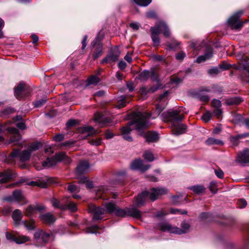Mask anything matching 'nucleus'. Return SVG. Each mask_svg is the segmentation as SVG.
I'll list each match as a JSON object with an SVG mask.
<instances>
[{
  "instance_id": "1",
  "label": "nucleus",
  "mask_w": 249,
  "mask_h": 249,
  "mask_svg": "<svg viewBox=\"0 0 249 249\" xmlns=\"http://www.w3.org/2000/svg\"><path fill=\"white\" fill-rule=\"evenodd\" d=\"M103 205L104 208L96 207L92 204L89 205V212L93 213L94 220L102 219L103 218L102 215L107 213H114L116 215L120 217L130 216L136 218L141 217V211L136 208H131L126 209L117 208L115 204L111 202L105 203Z\"/></svg>"
},
{
  "instance_id": "2",
  "label": "nucleus",
  "mask_w": 249,
  "mask_h": 249,
  "mask_svg": "<svg viewBox=\"0 0 249 249\" xmlns=\"http://www.w3.org/2000/svg\"><path fill=\"white\" fill-rule=\"evenodd\" d=\"M151 116V114H148L145 112H136L132 113L131 115L132 121L129 122L127 125L123 127L122 129V134L124 139L128 142L132 141V138L129 135L132 130L130 127L135 125L136 130L141 132V131L147 128L149 125L148 120Z\"/></svg>"
},
{
  "instance_id": "3",
  "label": "nucleus",
  "mask_w": 249,
  "mask_h": 249,
  "mask_svg": "<svg viewBox=\"0 0 249 249\" xmlns=\"http://www.w3.org/2000/svg\"><path fill=\"white\" fill-rule=\"evenodd\" d=\"M182 111V107L177 109L170 110L164 112L161 114L162 119L165 122H171L172 130L174 134L179 135L186 132L187 126L182 124H177V122L182 120L184 116L180 113Z\"/></svg>"
},
{
  "instance_id": "4",
  "label": "nucleus",
  "mask_w": 249,
  "mask_h": 249,
  "mask_svg": "<svg viewBox=\"0 0 249 249\" xmlns=\"http://www.w3.org/2000/svg\"><path fill=\"white\" fill-rule=\"evenodd\" d=\"M151 38L155 46L159 45L160 39L159 36V34L162 33L165 37H170L171 32L166 23L163 21H160L156 26L151 27Z\"/></svg>"
},
{
  "instance_id": "5",
  "label": "nucleus",
  "mask_w": 249,
  "mask_h": 249,
  "mask_svg": "<svg viewBox=\"0 0 249 249\" xmlns=\"http://www.w3.org/2000/svg\"><path fill=\"white\" fill-rule=\"evenodd\" d=\"M167 190L162 188H153L151 189L150 194L147 191H144L141 194L138 195L135 198V204L138 207H140L144 205L146 198L148 195L151 200L154 201L158 199L159 196L166 194Z\"/></svg>"
},
{
  "instance_id": "6",
  "label": "nucleus",
  "mask_w": 249,
  "mask_h": 249,
  "mask_svg": "<svg viewBox=\"0 0 249 249\" xmlns=\"http://www.w3.org/2000/svg\"><path fill=\"white\" fill-rule=\"evenodd\" d=\"M42 145L41 142H34L31 144L26 150L22 152L15 149L11 153L10 157L11 158L18 157L21 161H27L30 159L32 152L39 149L42 147Z\"/></svg>"
},
{
  "instance_id": "7",
  "label": "nucleus",
  "mask_w": 249,
  "mask_h": 249,
  "mask_svg": "<svg viewBox=\"0 0 249 249\" xmlns=\"http://www.w3.org/2000/svg\"><path fill=\"white\" fill-rule=\"evenodd\" d=\"M181 229L173 226L167 222H162L159 225V229L162 231H168L171 233L181 234L188 231L190 225L186 222H183L181 224Z\"/></svg>"
},
{
  "instance_id": "8",
  "label": "nucleus",
  "mask_w": 249,
  "mask_h": 249,
  "mask_svg": "<svg viewBox=\"0 0 249 249\" xmlns=\"http://www.w3.org/2000/svg\"><path fill=\"white\" fill-rule=\"evenodd\" d=\"M64 160L66 163H69L71 162L70 158L67 156L65 153L60 152L55 154V155L51 158H47L46 160L43 162L42 166L38 167L36 164L35 165V167L38 170L42 168H50L56 164L58 161Z\"/></svg>"
},
{
  "instance_id": "9",
  "label": "nucleus",
  "mask_w": 249,
  "mask_h": 249,
  "mask_svg": "<svg viewBox=\"0 0 249 249\" xmlns=\"http://www.w3.org/2000/svg\"><path fill=\"white\" fill-rule=\"evenodd\" d=\"M5 130H7L9 133L13 135L10 139V142H17L20 139L19 131L16 128H6L5 126L0 125V133L3 132ZM3 140V137L0 135V142H2Z\"/></svg>"
},
{
  "instance_id": "10",
  "label": "nucleus",
  "mask_w": 249,
  "mask_h": 249,
  "mask_svg": "<svg viewBox=\"0 0 249 249\" xmlns=\"http://www.w3.org/2000/svg\"><path fill=\"white\" fill-rule=\"evenodd\" d=\"M243 13L242 11H238L229 19L228 24L232 29L239 30L242 27L243 22L239 20V17Z\"/></svg>"
},
{
  "instance_id": "11",
  "label": "nucleus",
  "mask_w": 249,
  "mask_h": 249,
  "mask_svg": "<svg viewBox=\"0 0 249 249\" xmlns=\"http://www.w3.org/2000/svg\"><path fill=\"white\" fill-rule=\"evenodd\" d=\"M120 54L119 49L117 47L114 48L106 57L102 59L101 63L115 62L118 59Z\"/></svg>"
},
{
  "instance_id": "12",
  "label": "nucleus",
  "mask_w": 249,
  "mask_h": 249,
  "mask_svg": "<svg viewBox=\"0 0 249 249\" xmlns=\"http://www.w3.org/2000/svg\"><path fill=\"white\" fill-rule=\"evenodd\" d=\"M26 91L28 92V88L24 83L21 82L15 88V95L17 99H20L26 95Z\"/></svg>"
},
{
  "instance_id": "13",
  "label": "nucleus",
  "mask_w": 249,
  "mask_h": 249,
  "mask_svg": "<svg viewBox=\"0 0 249 249\" xmlns=\"http://www.w3.org/2000/svg\"><path fill=\"white\" fill-rule=\"evenodd\" d=\"M150 165H144L143 161L140 159L134 160L130 165V168L132 170H139L142 172H144L150 168Z\"/></svg>"
},
{
  "instance_id": "14",
  "label": "nucleus",
  "mask_w": 249,
  "mask_h": 249,
  "mask_svg": "<svg viewBox=\"0 0 249 249\" xmlns=\"http://www.w3.org/2000/svg\"><path fill=\"white\" fill-rule=\"evenodd\" d=\"M90 171V166L88 161H81L76 169V173L77 175L86 173Z\"/></svg>"
},
{
  "instance_id": "15",
  "label": "nucleus",
  "mask_w": 249,
  "mask_h": 249,
  "mask_svg": "<svg viewBox=\"0 0 249 249\" xmlns=\"http://www.w3.org/2000/svg\"><path fill=\"white\" fill-rule=\"evenodd\" d=\"M235 161L241 165L249 162V150L246 149L239 153L236 158Z\"/></svg>"
},
{
  "instance_id": "16",
  "label": "nucleus",
  "mask_w": 249,
  "mask_h": 249,
  "mask_svg": "<svg viewBox=\"0 0 249 249\" xmlns=\"http://www.w3.org/2000/svg\"><path fill=\"white\" fill-rule=\"evenodd\" d=\"M6 238L11 241H15L17 244L24 243L29 240V237L25 236H16L8 232L6 233Z\"/></svg>"
},
{
  "instance_id": "17",
  "label": "nucleus",
  "mask_w": 249,
  "mask_h": 249,
  "mask_svg": "<svg viewBox=\"0 0 249 249\" xmlns=\"http://www.w3.org/2000/svg\"><path fill=\"white\" fill-rule=\"evenodd\" d=\"M168 93L167 91L165 92L162 94H161L159 97V101L161 103L163 102L165 103V104H167V96ZM164 108V105H163L162 103L160 104H157L156 105V112L157 115H159L160 113L162 111L163 108Z\"/></svg>"
},
{
  "instance_id": "18",
  "label": "nucleus",
  "mask_w": 249,
  "mask_h": 249,
  "mask_svg": "<svg viewBox=\"0 0 249 249\" xmlns=\"http://www.w3.org/2000/svg\"><path fill=\"white\" fill-rule=\"evenodd\" d=\"M150 76L153 80L157 81L158 80L157 76L154 70H152L151 71L147 70L143 71L139 75V78L141 80L144 81L147 80Z\"/></svg>"
},
{
  "instance_id": "19",
  "label": "nucleus",
  "mask_w": 249,
  "mask_h": 249,
  "mask_svg": "<svg viewBox=\"0 0 249 249\" xmlns=\"http://www.w3.org/2000/svg\"><path fill=\"white\" fill-rule=\"evenodd\" d=\"M15 177L12 172L10 170H5L0 173V183H4L9 181Z\"/></svg>"
},
{
  "instance_id": "20",
  "label": "nucleus",
  "mask_w": 249,
  "mask_h": 249,
  "mask_svg": "<svg viewBox=\"0 0 249 249\" xmlns=\"http://www.w3.org/2000/svg\"><path fill=\"white\" fill-rule=\"evenodd\" d=\"M51 235V234L46 233L45 231L41 230L36 231L35 233L34 237L36 239L41 238L42 241L46 243L49 241Z\"/></svg>"
},
{
  "instance_id": "21",
  "label": "nucleus",
  "mask_w": 249,
  "mask_h": 249,
  "mask_svg": "<svg viewBox=\"0 0 249 249\" xmlns=\"http://www.w3.org/2000/svg\"><path fill=\"white\" fill-rule=\"evenodd\" d=\"M66 198L62 199L60 201L57 200L55 198H53L51 199V202L52 206L55 208L60 209L61 210H66V205L65 204Z\"/></svg>"
},
{
  "instance_id": "22",
  "label": "nucleus",
  "mask_w": 249,
  "mask_h": 249,
  "mask_svg": "<svg viewBox=\"0 0 249 249\" xmlns=\"http://www.w3.org/2000/svg\"><path fill=\"white\" fill-rule=\"evenodd\" d=\"M146 141L148 142H154L158 140V134L156 132H148L144 135Z\"/></svg>"
},
{
  "instance_id": "23",
  "label": "nucleus",
  "mask_w": 249,
  "mask_h": 249,
  "mask_svg": "<svg viewBox=\"0 0 249 249\" xmlns=\"http://www.w3.org/2000/svg\"><path fill=\"white\" fill-rule=\"evenodd\" d=\"M22 217V214L21 211L18 209L15 210L12 214V218L14 221V224L18 225Z\"/></svg>"
},
{
  "instance_id": "24",
  "label": "nucleus",
  "mask_w": 249,
  "mask_h": 249,
  "mask_svg": "<svg viewBox=\"0 0 249 249\" xmlns=\"http://www.w3.org/2000/svg\"><path fill=\"white\" fill-rule=\"evenodd\" d=\"M80 131L83 133H87V136H92L99 133V132L95 130L91 126L83 127L80 129Z\"/></svg>"
},
{
  "instance_id": "25",
  "label": "nucleus",
  "mask_w": 249,
  "mask_h": 249,
  "mask_svg": "<svg viewBox=\"0 0 249 249\" xmlns=\"http://www.w3.org/2000/svg\"><path fill=\"white\" fill-rule=\"evenodd\" d=\"M40 218L43 222L46 223H52L55 221L53 215L50 213L42 215Z\"/></svg>"
},
{
  "instance_id": "26",
  "label": "nucleus",
  "mask_w": 249,
  "mask_h": 249,
  "mask_svg": "<svg viewBox=\"0 0 249 249\" xmlns=\"http://www.w3.org/2000/svg\"><path fill=\"white\" fill-rule=\"evenodd\" d=\"M66 205V209L69 210L71 212H75L77 209V205L75 203H74L73 202H71L70 200V198L69 197L66 198V201H65V204Z\"/></svg>"
},
{
  "instance_id": "27",
  "label": "nucleus",
  "mask_w": 249,
  "mask_h": 249,
  "mask_svg": "<svg viewBox=\"0 0 249 249\" xmlns=\"http://www.w3.org/2000/svg\"><path fill=\"white\" fill-rule=\"evenodd\" d=\"M213 56V53L212 51H209L205 53L204 55H200L197 57L196 62L198 63L203 62L207 60L210 59Z\"/></svg>"
},
{
  "instance_id": "28",
  "label": "nucleus",
  "mask_w": 249,
  "mask_h": 249,
  "mask_svg": "<svg viewBox=\"0 0 249 249\" xmlns=\"http://www.w3.org/2000/svg\"><path fill=\"white\" fill-rule=\"evenodd\" d=\"M242 101L239 97H233L228 98L226 100V103L228 105H238Z\"/></svg>"
},
{
  "instance_id": "29",
  "label": "nucleus",
  "mask_w": 249,
  "mask_h": 249,
  "mask_svg": "<svg viewBox=\"0 0 249 249\" xmlns=\"http://www.w3.org/2000/svg\"><path fill=\"white\" fill-rule=\"evenodd\" d=\"M190 189L193 191L195 193L199 194L203 193L205 190V187L202 185H196L192 186Z\"/></svg>"
},
{
  "instance_id": "30",
  "label": "nucleus",
  "mask_w": 249,
  "mask_h": 249,
  "mask_svg": "<svg viewBox=\"0 0 249 249\" xmlns=\"http://www.w3.org/2000/svg\"><path fill=\"white\" fill-rule=\"evenodd\" d=\"M206 143L207 144L211 145V144H216V145H222L223 142L222 141L213 138H208L206 141Z\"/></svg>"
},
{
  "instance_id": "31",
  "label": "nucleus",
  "mask_w": 249,
  "mask_h": 249,
  "mask_svg": "<svg viewBox=\"0 0 249 249\" xmlns=\"http://www.w3.org/2000/svg\"><path fill=\"white\" fill-rule=\"evenodd\" d=\"M103 49L102 47L100 45H98L92 54V57L94 60L97 59L102 54Z\"/></svg>"
},
{
  "instance_id": "32",
  "label": "nucleus",
  "mask_w": 249,
  "mask_h": 249,
  "mask_svg": "<svg viewBox=\"0 0 249 249\" xmlns=\"http://www.w3.org/2000/svg\"><path fill=\"white\" fill-rule=\"evenodd\" d=\"M13 198L15 200L20 202L23 199V196L19 191H15L13 193Z\"/></svg>"
},
{
  "instance_id": "33",
  "label": "nucleus",
  "mask_w": 249,
  "mask_h": 249,
  "mask_svg": "<svg viewBox=\"0 0 249 249\" xmlns=\"http://www.w3.org/2000/svg\"><path fill=\"white\" fill-rule=\"evenodd\" d=\"M100 81L99 77L96 75L90 76L87 80L88 85L94 84L96 85Z\"/></svg>"
},
{
  "instance_id": "34",
  "label": "nucleus",
  "mask_w": 249,
  "mask_h": 249,
  "mask_svg": "<svg viewBox=\"0 0 249 249\" xmlns=\"http://www.w3.org/2000/svg\"><path fill=\"white\" fill-rule=\"evenodd\" d=\"M24 226L28 230H32L35 229V221L31 220L29 221H23L22 222Z\"/></svg>"
},
{
  "instance_id": "35",
  "label": "nucleus",
  "mask_w": 249,
  "mask_h": 249,
  "mask_svg": "<svg viewBox=\"0 0 249 249\" xmlns=\"http://www.w3.org/2000/svg\"><path fill=\"white\" fill-rule=\"evenodd\" d=\"M143 157L145 160L149 161H152L154 159L153 154L150 151H145L143 154Z\"/></svg>"
},
{
  "instance_id": "36",
  "label": "nucleus",
  "mask_w": 249,
  "mask_h": 249,
  "mask_svg": "<svg viewBox=\"0 0 249 249\" xmlns=\"http://www.w3.org/2000/svg\"><path fill=\"white\" fill-rule=\"evenodd\" d=\"M79 182L82 183H85L86 188L88 189H91L93 187L92 182L88 180L86 178L81 179Z\"/></svg>"
},
{
  "instance_id": "37",
  "label": "nucleus",
  "mask_w": 249,
  "mask_h": 249,
  "mask_svg": "<svg viewBox=\"0 0 249 249\" xmlns=\"http://www.w3.org/2000/svg\"><path fill=\"white\" fill-rule=\"evenodd\" d=\"M125 97L124 96H121L120 97V100L118 101L116 107L118 108H122L126 106V102L125 101Z\"/></svg>"
},
{
  "instance_id": "38",
  "label": "nucleus",
  "mask_w": 249,
  "mask_h": 249,
  "mask_svg": "<svg viewBox=\"0 0 249 249\" xmlns=\"http://www.w3.org/2000/svg\"><path fill=\"white\" fill-rule=\"evenodd\" d=\"M138 5L142 6H146L152 1V0H134Z\"/></svg>"
},
{
  "instance_id": "39",
  "label": "nucleus",
  "mask_w": 249,
  "mask_h": 249,
  "mask_svg": "<svg viewBox=\"0 0 249 249\" xmlns=\"http://www.w3.org/2000/svg\"><path fill=\"white\" fill-rule=\"evenodd\" d=\"M68 190L71 192H78L80 191V187L75 184H70L68 186Z\"/></svg>"
},
{
  "instance_id": "40",
  "label": "nucleus",
  "mask_w": 249,
  "mask_h": 249,
  "mask_svg": "<svg viewBox=\"0 0 249 249\" xmlns=\"http://www.w3.org/2000/svg\"><path fill=\"white\" fill-rule=\"evenodd\" d=\"M209 189L212 193H216L218 190L217 183L214 181L211 182L209 185Z\"/></svg>"
},
{
  "instance_id": "41",
  "label": "nucleus",
  "mask_w": 249,
  "mask_h": 249,
  "mask_svg": "<svg viewBox=\"0 0 249 249\" xmlns=\"http://www.w3.org/2000/svg\"><path fill=\"white\" fill-rule=\"evenodd\" d=\"M100 228L96 225L89 227L86 230V232L88 233H94L100 230Z\"/></svg>"
},
{
  "instance_id": "42",
  "label": "nucleus",
  "mask_w": 249,
  "mask_h": 249,
  "mask_svg": "<svg viewBox=\"0 0 249 249\" xmlns=\"http://www.w3.org/2000/svg\"><path fill=\"white\" fill-rule=\"evenodd\" d=\"M107 189L104 186H100L96 190V194L97 197H100L101 196L106 193Z\"/></svg>"
},
{
  "instance_id": "43",
  "label": "nucleus",
  "mask_w": 249,
  "mask_h": 249,
  "mask_svg": "<svg viewBox=\"0 0 249 249\" xmlns=\"http://www.w3.org/2000/svg\"><path fill=\"white\" fill-rule=\"evenodd\" d=\"M221 72V71L219 69V68L214 67L209 69L208 71V72L210 75H216Z\"/></svg>"
},
{
  "instance_id": "44",
  "label": "nucleus",
  "mask_w": 249,
  "mask_h": 249,
  "mask_svg": "<svg viewBox=\"0 0 249 249\" xmlns=\"http://www.w3.org/2000/svg\"><path fill=\"white\" fill-rule=\"evenodd\" d=\"M213 114L210 111H207L201 117L203 121L205 122H209L212 118Z\"/></svg>"
},
{
  "instance_id": "45",
  "label": "nucleus",
  "mask_w": 249,
  "mask_h": 249,
  "mask_svg": "<svg viewBox=\"0 0 249 249\" xmlns=\"http://www.w3.org/2000/svg\"><path fill=\"white\" fill-rule=\"evenodd\" d=\"M47 100V99L45 98L36 101L34 104V106L36 107H39L42 106L46 102Z\"/></svg>"
},
{
  "instance_id": "46",
  "label": "nucleus",
  "mask_w": 249,
  "mask_h": 249,
  "mask_svg": "<svg viewBox=\"0 0 249 249\" xmlns=\"http://www.w3.org/2000/svg\"><path fill=\"white\" fill-rule=\"evenodd\" d=\"M89 143L91 145L95 146H98L101 144L102 139L97 138L96 139H92L89 142Z\"/></svg>"
},
{
  "instance_id": "47",
  "label": "nucleus",
  "mask_w": 249,
  "mask_h": 249,
  "mask_svg": "<svg viewBox=\"0 0 249 249\" xmlns=\"http://www.w3.org/2000/svg\"><path fill=\"white\" fill-rule=\"evenodd\" d=\"M231 66L225 63V62H223L221 64H220L218 66L219 69L222 71L227 70L230 69Z\"/></svg>"
},
{
  "instance_id": "48",
  "label": "nucleus",
  "mask_w": 249,
  "mask_h": 249,
  "mask_svg": "<svg viewBox=\"0 0 249 249\" xmlns=\"http://www.w3.org/2000/svg\"><path fill=\"white\" fill-rule=\"evenodd\" d=\"M222 113L221 109L220 108H215L213 111V114L217 118H219Z\"/></svg>"
},
{
  "instance_id": "49",
  "label": "nucleus",
  "mask_w": 249,
  "mask_h": 249,
  "mask_svg": "<svg viewBox=\"0 0 249 249\" xmlns=\"http://www.w3.org/2000/svg\"><path fill=\"white\" fill-rule=\"evenodd\" d=\"M36 211V209L32 206H29L26 210V214L27 216L33 214Z\"/></svg>"
},
{
  "instance_id": "50",
  "label": "nucleus",
  "mask_w": 249,
  "mask_h": 249,
  "mask_svg": "<svg viewBox=\"0 0 249 249\" xmlns=\"http://www.w3.org/2000/svg\"><path fill=\"white\" fill-rule=\"evenodd\" d=\"M74 143V141H68L65 142H64L63 143H61L60 144V146L61 147H70L73 145Z\"/></svg>"
},
{
  "instance_id": "51",
  "label": "nucleus",
  "mask_w": 249,
  "mask_h": 249,
  "mask_svg": "<svg viewBox=\"0 0 249 249\" xmlns=\"http://www.w3.org/2000/svg\"><path fill=\"white\" fill-rule=\"evenodd\" d=\"M94 120L95 122H98L99 123H102L104 122L103 116L98 113L95 114Z\"/></svg>"
},
{
  "instance_id": "52",
  "label": "nucleus",
  "mask_w": 249,
  "mask_h": 249,
  "mask_svg": "<svg viewBox=\"0 0 249 249\" xmlns=\"http://www.w3.org/2000/svg\"><path fill=\"white\" fill-rule=\"evenodd\" d=\"M212 106L215 108H220L221 106V102L219 100L213 99L212 101Z\"/></svg>"
},
{
  "instance_id": "53",
  "label": "nucleus",
  "mask_w": 249,
  "mask_h": 249,
  "mask_svg": "<svg viewBox=\"0 0 249 249\" xmlns=\"http://www.w3.org/2000/svg\"><path fill=\"white\" fill-rule=\"evenodd\" d=\"M53 139L56 142H60L64 139V135L58 134L53 137Z\"/></svg>"
},
{
  "instance_id": "54",
  "label": "nucleus",
  "mask_w": 249,
  "mask_h": 249,
  "mask_svg": "<svg viewBox=\"0 0 249 249\" xmlns=\"http://www.w3.org/2000/svg\"><path fill=\"white\" fill-rule=\"evenodd\" d=\"M214 173L216 176L219 178H222L224 176V172L220 169H216L214 170Z\"/></svg>"
},
{
  "instance_id": "55",
  "label": "nucleus",
  "mask_w": 249,
  "mask_h": 249,
  "mask_svg": "<svg viewBox=\"0 0 249 249\" xmlns=\"http://www.w3.org/2000/svg\"><path fill=\"white\" fill-rule=\"evenodd\" d=\"M237 204L240 208H243L247 205V202L244 199H240L238 200Z\"/></svg>"
},
{
  "instance_id": "56",
  "label": "nucleus",
  "mask_w": 249,
  "mask_h": 249,
  "mask_svg": "<svg viewBox=\"0 0 249 249\" xmlns=\"http://www.w3.org/2000/svg\"><path fill=\"white\" fill-rule=\"evenodd\" d=\"M171 213H172L173 214H177V213L187 214V212L186 211H184L181 212L179 209H171Z\"/></svg>"
},
{
  "instance_id": "57",
  "label": "nucleus",
  "mask_w": 249,
  "mask_h": 249,
  "mask_svg": "<svg viewBox=\"0 0 249 249\" xmlns=\"http://www.w3.org/2000/svg\"><path fill=\"white\" fill-rule=\"evenodd\" d=\"M180 43L174 40L173 42V44H170L168 45V46L171 49L176 48L177 46L180 45Z\"/></svg>"
},
{
  "instance_id": "58",
  "label": "nucleus",
  "mask_w": 249,
  "mask_h": 249,
  "mask_svg": "<svg viewBox=\"0 0 249 249\" xmlns=\"http://www.w3.org/2000/svg\"><path fill=\"white\" fill-rule=\"evenodd\" d=\"M248 136H249V133H245V134H243L238 135L235 137H232V139L233 140H235V141H237L239 139L244 138V137H247Z\"/></svg>"
},
{
  "instance_id": "59",
  "label": "nucleus",
  "mask_w": 249,
  "mask_h": 249,
  "mask_svg": "<svg viewBox=\"0 0 249 249\" xmlns=\"http://www.w3.org/2000/svg\"><path fill=\"white\" fill-rule=\"evenodd\" d=\"M146 16L148 18H156V14L154 11H149L147 13Z\"/></svg>"
},
{
  "instance_id": "60",
  "label": "nucleus",
  "mask_w": 249,
  "mask_h": 249,
  "mask_svg": "<svg viewBox=\"0 0 249 249\" xmlns=\"http://www.w3.org/2000/svg\"><path fill=\"white\" fill-rule=\"evenodd\" d=\"M126 66V63L124 61H120L118 64L119 68L121 70H124Z\"/></svg>"
},
{
  "instance_id": "61",
  "label": "nucleus",
  "mask_w": 249,
  "mask_h": 249,
  "mask_svg": "<svg viewBox=\"0 0 249 249\" xmlns=\"http://www.w3.org/2000/svg\"><path fill=\"white\" fill-rule=\"evenodd\" d=\"M113 134L109 130H107L105 133V136L107 139H111L113 137Z\"/></svg>"
},
{
  "instance_id": "62",
  "label": "nucleus",
  "mask_w": 249,
  "mask_h": 249,
  "mask_svg": "<svg viewBox=\"0 0 249 249\" xmlns=\"http://www.w3.org/2000/svg\"><path fill=\"white\" fill-rule=\"evenodd\" d=\"M76 121L75 120H70L67 123L68 127L72 126L76 124Z\"/></svg>"
},
{
  "instance_id": "63",
  "label": "nucleus",
  "mask_w": 249,
  "mask_h": 249,
  "mask_svg": "<svg viewBox=\"0 0 249 249\" xmlns=\"http://www.w3.org/2000/svg\"><path fill=\"white\" fill-rule=\"evenodd\" d=\"M199 98L201 101L203 102H208L209 100V97L206 95H201L200 94Z\"/></svg>"
},
{
  "instance_id": "64",
  "label": "nucleus",
  "mask_w": 249,
  "mask_h": 249,
  "mask_svg": "<svg viewBox=\"0 0 249 249\" xmlns=\"http://www.w3.org/2000/svg\"><path fill=\"white\" fill-rule=\"evenodd\" d=\"M17 126L19 129L23 130L26 128V125L23 122H19L17 124Z\"/></svg>"
}]
</instances>
